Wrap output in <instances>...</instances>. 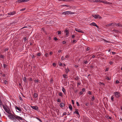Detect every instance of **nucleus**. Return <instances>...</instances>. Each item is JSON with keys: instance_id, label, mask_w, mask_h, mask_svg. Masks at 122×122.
I'll use <instances>...</instances> for the list:
<instances>
[{"instance_id": "obj_25", "label": "nucleus", "mask_w": 122, "mask_h": 122, "mask_svg": "<svg viewBox=\"0 0 122 122\" xmlns=\"http://www.w3.org/2000/svg\"><path fill=\"white\" fill-rule=\"evenodd\" d=\"M36 118L38 120L40 121L41 122H42V121L39 118L36 117Z\"/></svg>"}, {"instance_id": "obj_46", "label": "nucleus", "mask_w": 122, "mask_h": 122, "mask_svg": "<svg viewBox=\"0 0 122 122\" xmlns=\"http://www.w3.org/2000/svg\"><path fill=\"white\" fill-rule=\"evenodd\" d=\"M19 98L20 100L21 101H23V99L21 98V97L20 96H19Z\"/></svg>"}, {"instance_id": "obj_51", "label": "nucleus", "mask_w": 122, "mask_h": 122, "mask_svg": "<svg viewBox=\"0 0 122 122\" xmlns=\"http://www.w3.org/2000/svg\"><path fill=\"white\" fill-rule=\"evenodd\" d=\"M41 55V53H37V56H40Z\"/></svg>"}, {"instance_id": "obj_38", "label": "nucleus", "mask_w": 122, "mask_h": 122, "mask_svg": "<svg viewBox=\"0 0 122 122\" xmlns=\"http://www.w3.org/2000/svg\"><path fill=\"white\" fill-rule=\"evenodd\" d=\"M109 68H106V70H105V71H108L109 70Z\"/></svg>"}, {"instance_id": "obj_48", "label": "nucleus", "mask_w": 122, "mask_h": 122, "mask_svg": "<svg viewBox=\"0 0 122 122\" xmlns=\"http://www.w3.org/2000/svg\"><path fill=\"white\" fill-rule=\"evenodd\" d=\"M34 81L36 82H37L39 81V80H35Z\"/></svg>"}, {"instance_id": "obj_8", "label": "nucleus", "mask_w": 122, "mask_h": 122, "mask_svg": "<svg viewBox=\"0 0 122 122\" xmlns=\"http://www.w3.org/2000/svg\"><path fill=\"white\" fill-rule=\"evenodd\" d=\"M74 12H72L71 11H66V15H69V14H75Z\"/></svg>"}, {"instance_id": "obj_16", "label": "nucleus", "mask_w": 122, "mask_h": 122, "mask_svg": "<svg viewBox=\"0 0 122 122\" xmlns=\"http://www.w3.org/2000/svg\"><path fill=\"white\" fill-rule=\"evenodd\" d=\"M69 107L70 110L72 111V107L71 105L70 104L69 105Z\"/></svg>"}, {"instance_id": "obj_5", "label": "nucleus", "mask_w": 122, "mask_h": 122, "mask_svg": "<svg viewBox=\"0 0 122 122\" xmlns=\"http://www.w3.org/2000/svg\"><path fill=\"white\" fill-rule=\"evenodd\" d=\"M90 25L92 26H93L96 27L98 28H99V26L97 25V24L94 22H93L91 24H90Z\"/></svg>"}, {"instance_id": "obj_18", "label": "nucleus", "mask_w": 122, "mask_h": 122, "mask_svg": "<svg viewBox=\"0 0 122 122\" xmlns=\"http://www.w3.org/2000/svg\"><path fill=\"white\" fill-rule=\"evenodd\" d=\"M23 80L25 82H27V80L26 79V78L25 77H24L23 78Z\"/></svg>"}, {"instance_id": "obj_63", "label": "nucleus", "mask_w": 122, "mask_h": 122, "mask_svg": "<svg viewBox=\"0 0 122 122\" xmlns=\"http://www.w3.org/2000/svg\"><path fill=\"white\" fill-rule=\"evenodd\" d=\"M107 79L108 80H110V78H109L108 77H107Z\"/></svg>"}, {"instance_id": "obj_64", "label": "nucleus", "mask_w": 122, "mask_h": 122, "mask_svg": "<svg viewBox=\"0 0 122 122\" xmlns=\"http://www.w3.org/2000/svg\"><path fill=\"white\" fill-rule=\"evenodd\" d=\"M32 79L31 78H30L29 79V80L30 81H32Z\"/></svg>"}, {"instance_id": "obj_19", "label": "nucleus", "mask_w": 122, "mask_h": 122, "mask_svg": "<svg viewBox=\"0 0 122 122\" xmlns=\"http://www.w3.org/2000/svg\"><path fill=\"white\" fill-rule=\"evenodd\" d=\"M34 97H38V94L36 93H35L34 95Z\"/></svg>"}, {"instance_id": "obj_55", "label": "nucleus", "mask_w": 122, "mask_h": 122, "mask_svg": "<svg viewBox=\"0 0 122 122\" xmlns=\"http://www.w3.org/2000/svg\"><path fill=\"white\" fill-rule=\"evenodd\" d=\"M85 89L84 88H83L82 89V92H84L85 91Z\"/></svg>"}, {"instance_id": "obj_58", "label": "nucleus", "mask_w": 122, "mask_h": 122, "mask_svg": "<svg viewBox=\"0 0 122 122\" xmlns=\"http://www.w3.org/2000/svg\"><path fill=\"white\" fill-rule=\"evenodd\" d=\"M8 49L7 48H5V49L4 50V51H8Z\"/></svg>"}, {"instance_id": "obj_44", "label": "nucleus", "mask_w": 122, "mask_h": 122, "mask_svg": "<svg viewBox=\"0 0 122 122\" xmlns=\"http://www.w3.org/2000/svg\"><path fill=\"white\" fill-rule=\"evenodd\" d=\"M25 9H26L25 8H23V9H20V11H23L25 10Z\"/></svg>"}, {"instance_id": "obj_45", "label": "nucleus", "mask_w": 122, "mask_h": 122, "mask_svg": "<svg viewBox=\"0 0 122 122\" xmlns=\"http://www.w3.org/2000/svg\"><path fill=\"white\" fill-rule=\"evenodd\" d=\"M94 99H95L94 97V96H93L92 98V101H93V100H94Z\"/></svg>"}, {"instance_id": "obj_56", "label": "nucleus", "mask_w": 122, "mask_h": 122, "mask_svg": "<svg viewBox=\"0 0 122 122\" xmlns=\"http://www.w3.org/2000/svg\"><path fill=\"white\" fill-rule=\"evenodd\" d=\"M100 83L101 84L100 85H105L104 84V83H101V82H100Z\"/></svg>"}, {"instance_id": "obj_34", "label": "nucleus", "mask_w": 122, "mask_h": 122, "mask_svg": "<svg viewBox=\"0 0 122 122\" xmlns=\"http://www.w3.org/2000/svg\"><path fill=\"white\" fill-rule=\"evenodd\" d=\"M77 41H76V40H74L72 41V43H75Z\"/></svg>"}, {"instance_id": "obj_28", "label": "nucleus", "mask_w": 122, "mask_h": 122, "mask_svg": "<svg viewBox=\"0 0 122 122\" xmlns=\"http://www.w3.org/2000/svg\"><path fill=\"white\" fill-rule=\"evenodd\" d=\"M113 99H114L113 96L111 97V99L112 101H114V100Z\"/></svg>"}, {"instance_id": "obj_35", "label": "nucleus", "mask_w": 122, "mask_h": 122, "mask_svg": "<svg viewBox=\"0 0 122 122\" xmlns=\"http://www.w3.org/2000/svg\"><path fill=\"white\" fill-rule=\"evenodd\" d=\"M66 11L62 13L61 15H66Z\"/></svg>"}, {"instance_id": "obj_9", "label": "nucleus", "mask_w": 122, "mask_h": 122, "mask_svg": "<svg viewBox=\"0 0 122 122\" xmlns=\"http://www.w3.org/2000/svg\"><path fill=\"white\" fill-rule=\"evenodd\" d=\"M75 110H76L74 112V113H76L79 116V117H80V115L79 114V113L78 111V110L77 109H75Z\"/></svg>"}, {"instance_id": "obj_15", "label": "nucleus", "mask_w": 122, "mask_h": 122, "mask_svg": "<svg viewBox=\"0 0 122 122\" xmlns=\"http://www.w3.org/2000/svg\"><path fill=\"white\" fill-rule=\"evenodd\" d=\"M108 119H111L112 118V117L109 116L107 115L105 116Z\"/></svg>"}, {"instance_id": "obj_61", "label": "nucleus", "mask_w": 122, "mask_h": 122, "mask_svg": "<svg viewBox=\"0 0 122 122\" xmlns=\"http://www.w3.org/2000/svg\"><path fill=\"white\" fill-rule=\"evenodd\" d=\"M71 101H72V104L73 105H74V101L73 100H71Z\"/></svg>"}, {"instance_id": "obj_42", "label": "nucleus", "mask_w": 122, "mask_h": 122, "mask_svg": "<svg viewBox=\"0 0 122 122\" xmlns=\"http://www.w3.org/2000/svg\"><path fill=\"white\" fill-rule=\"evenodd\" d=\"M29 0H22L23 2H27L29 1Z\"/></svg>"}, {"instance_id": "obj_26", "label": "nucleus", "mask_w": 122, "mask_h": 122, "mask_svg": "<svg viewBox=\"0 0 122 122\" xmlns=\"http://www.w3.org/2000/svg\"><path fill=\"white\" fill-rule=\"evenodd\" d=\"M18 120H22V118L19 116L18 119Z\"/></svg>"}, {"instance_id": "obj_33", "label": "nucleus", "mask_w": 122, "mask_h": 122, "mask_svg": "<svg viewBox=\"0 0 122 122\" xmlns=\"http://www.w3.org/2000/svg\"><path fill=\"white\" fill-rule=\"evenodd\" d=\"M57 101L58 102H61L60 99H58L57 100Z\"/></svg>"}, {"instance_id": "obj_11", "label": "nucleus", "mask_w": 122, "mask_h": 122, "mask_svg": "<svg viewBox=\"0 0 122 122\" xmlns=\"http://www.w3.org/2000/svg\"><path fill=\"white\" fill-rule=\"evenodd\" d=\"M115 25V24L114 23H112L111 24L109 23V24H107L106 25V26H110L112 25Z\"/></svg>"}, {"instance_id": "obj_27", "label": "nucleus", "mask_w": 122, "mask_h": 122, "mask_svg": "<svg viewBox=\"0 0 122 122\" xmlns=\"http://www.w3.org/2000/svg\"><path fill=\"white\" fill-rule=\"evenodd\" d=\"M4 57L5 56L4 55H1L0 56V57L2 58H4Z\"/></svg>"}, {"instance_id": "obj_41", "label": "nucleus", "mask_w": 122, "mask_h": 122, "mask_svg": "<svg viewBox=\"0 0 122 122\" xmlns=\"http://www.w3.org/2000/svg\"><path fill=\"white\" fill-rule=\"evenodd\" d=\"M59 95L60 96H61V97H62V93L61 92H60L59 93Z\"/></svg>"}, {"instance_id": "obj_17", "label": "nucleus", "mask_w": 122, "mask_h": 122, "mask_svg": "<svg viewBox=\"0 0 122 122\" xmlns=\"http://www.w3.org/2000/svg\"><path fill=\"white\" fill-rule=\"evenodd\" d=\"M64 105V104L63 103H61L60 104V106L61 107H63Z\"/></svg>"}, {"instance_id": "obj_59", "label": "nucleus", "mask_w": 122, "mask_h": 122, "mask_svg": "<svg viewBox=\"0 0 122 122\" xmlns=\"http://www.w3.org/2000/svg\"><path fill=\"white\" fill-rule=\"evenodd\" d=\"M69 57V55H67L65 56V57L66 58H68Z\"/></svg>"}, {"instance_id": "obj_23", "label": "nucleus", "mask_w": 122, "mask_h": 122, "mask_svg": "<svg viewBox=\"0 0 122 122\" xmlns=\"http://www.w3.org/2000/svg\"><path fill=\"white\" fill-rule=\"evenodd\" d=\"M13 117L16 119H18L19 116H18L16 115H14Z\"/></svg>"}, {"instance_id": "obj_37", "label": "nucleus", "mask_w": 122, "mask_h": 122, "mask_svg": "<svg viewBox=\"0 0 122 122\" xmlns=\"http://www.w3.org/2000/svg\"><path fill=\"white\" fill-rule=\"evenodd\" d=\"M83 94V92L82 91L80 92L79 93V95H81Z\"/></svg>"}, {"instance_id": "obj_10", "label": "nucleus", "mask_w": 122, "mask_h": 122, "mask_svg": "<svg viewBox=\"0 0 122 122\" xmlns=\"http://www.w3.org/2000/svg\"><path fill=\"white\" fill-rule=\"evenodd\" d=\"M75 30L77 32H81L82 33H83L84 32L83 31H82L81 30L75 28Z\"/></svg>"}, {"instance_id": "obj_52", "label": "nucleus", "mask_w": 122, "mask_h": 122, "mask_svg": "<svg viewBox=\"0 0 122 122\" xmlns=\"http://www.w3.org/2000/svg\"><path fill=\"white\" fill-rule=\"evenodd\" d=\"M81 84V82H78L77 83V86H78L79 85H80Z\"/></svg>"}, {"instance_id": "obj_6", "label": "nucleus", "mask_w": 122, "mask_h": 122, "mask_svg": "<svg viewBox=\"0 0 122 122\" xmlns=\"http://www.w3.org/2000/svg\"><path fill=\"white\" fill-rule=\"evenodd\" d=\"M31 107L33 109H34L36 110H37L38 109V107L36 106H31Z\"/></svg>"}, {"instance_id": "obj_14", "label": "nucleus", "mask_w": 122, "mask_h": 122, "mask_svg": "<svg viewBox=\"0 0 122 122\" xmlns=\"http://www.w3.org/2000/svg\"><path fill=\"white\" fill-rule=\"evenodd\" d=\"M115 25L116 26H119V27H120V26L122 27V25H121V24H120L119 23H117V24L115 23Z\"/></svg>"}, {"instance_id": "obj_12", "label": "nucleus", "mask_w": 122, "mask_h": 122, "mask_svg": "<svg viewBox=\"0 0 122 122\" xmlns=\"http://www.w3.org/2000/svg\"><path fill=\"white\" fill-rule=\"evenodd\" d=\"M15 108L19 111L20 112H21V110L20 108L18 107L17 106H16L15 107Z\"/></svg>"}, {"instance_id": "obj_40", "label": "nucleus", "mask_w": 122, "mask_h": 122, "mask_svg": "<svg viewBox=\"0 0 122 122\" xmlns=\"http://www.w3.org/2000/svg\"><path fill=\"white\" fill-rule=\"evenodd\" d=\"M58 35H60L61 34V31H58Z\"/></svg>"}, {"instance_id": "obj_1", "label": "nucleus", "mask_w": 122, "mask_h": 122, "mask_svg": "<svg viewBox=\"0 0 122 122\" xmlns=\"http://www.w3.org/2000/svg\"><path fill=\"white\" fill-rule=\"evenodd\" d=\"M2 107L5 111L7 113L9 114H11V113L10 112V111L9 110L7 109V107L4 105H2Z\"/></svg>"}, {"instance_id": "obj_30", "label": "nucleus", "mask_w": 122, "mask_h": 122, "mask_svg": "<svg viewBox=\"0 0 122 122\" xmlns=\"http://www.w3.org/2000/svg\"><path fill=\"white\" fill-rule=\"evenodd\" d=\"M99 1L100 2H102L104 3H106V2H105V1H103L99 0Z\"/></svg>"}, {"instance_id": "obj_62", "label": "nucleus", "mask_w": 122, "mask_h": 122, "mask_svg": "<svg viewBox=\"0 0 122 122\" xmlns=\"http://www.w3.org/2000/svg\"><path fill=\"white\" fill-rule=\"evenodd\" d=\"M84 63L85 64H87L88 63V61H84Z\"/></svg>"}, {"instance_id": "obj_39", "label": "nucleus", "mask_w": 122, "mask_h": 122, "mask_svg": "<svg viewBox=\"0 0 122 122\" xmlns=\"http://www.w3.org/2000/svg\"><path fill=\"white\" fill-rule=\"evenodd\" d=\"M4 83H5V84H7L8 83V82L6 80H5L4 81Z\"/></svg>"}, {"instance_id": "obj_29", "label": "nucleus", "mask_w": 122, "mask_h": 122, "mask_svg": "<svg viewBox=\"0 0 122 122\" xmlns=\"http://www.w3.org/2000/svg\"><path fill=\"white\" fill-rule=\"evenodd\" d=\"M62 90L63 92H64V93L65 91V89L64 87H63L62 88Z\"/></svg>"}, {"instance_id": "obj_22", "label": "nucleus", "mask_w": 122, "mask_h": 122, "mask_svg": "<svg viewBox=\"0 0 122 122\" xmlns=\"http://www.w3.org/2000/svg\"><path fill=\"white\" fill-rule=\"evenodd\" d=\"M13 117L16 119H18L19 116H18L16 115H14Z\"/></svg>"}, {"instance_id": "obj_2", "label": "nucleus", "mask_w": 122, "mask_h": 122, "mask_svg": "<svg viewBox=\"0 0 122 122\" xmlns=\"http://www.w3.org/2000/svg\"><path fill=\"white\" fill-rule=\"evenodd\" d=\"M93 16L96 19L98 18L99 19H100L102 18V17L100 15L98 14L94 15V16Z\"/></svg>"}, {"instance_id": "obj_47", "label": "nucleus", "mask_w": 122, "mask_h": 122, "mask_svg": "<svg viewBox=\"0 0 122 122\" xmlns=\"http://www.w3.org/2000/svg\"><path fill=\"white\" fill-rule=\"evenodd\" d=\"M54 40L56 41L57 40H58V39L56 37H55L54 38Z\"/></svg>"}, {"instance_id": "obj_31", "label": "nucleus", "mask_w": 122, "mask_h": 122, "mask_svg": "<svg viewBox=\"0 0 122 122\" xmlns=\"http://www.w3.org/2000/svg\"><path fill=\"white\" fill-rule=\"evenodd\" d=\"M67 76V75L66 74H64L63 75V76L65 78H66V76ZM67 77H66V78H67Z\"/></svg>"}, {"instance_id": "obj_20", "label": "nucleus", "mask_w": 122, "mask_h": 122, "mask_svg": "<svg viewBox=\"0 0 122 122\" xmlns=\"http://www.w3.org/2000/svg\"><path fill=\"white\" fill-rule=\"evenodd\" d=\"M79 79V77L78 76H76V77L75 78V79L77 81Z\"/></svg>"}, {"instance_id": "obj_24", "label": "nucleus", "mask_w": 122, "mask_h": 122, "mask_svg": "<svg viewBox=\"0 0 122 122\" xmlns=\"http://www.w3.org/2000/svg\"><path fill=\"white\" fill-rule=\"evenodd\" d=\"M67 69H65V72H66L67 73L69 72V70L68 68H67Z\"/></svg>"}, {"instance_id": "obj_57", "label": "nucleus", "mask_w": 122, "mask_h": 122, "mask_svg": "<svg viewBox=\"0 0 122 122\" xmlns=\"http://www.w3.org/2000/svg\"><path fill=\"white\" fill-rule=\"evenodd\" d=\"M53 66H56V63H53Z\"/></svg>"}, {"instance_id": "obj_43", "label": "nucleus", "mask_w": 122, "mask_h": 122, "mask_svg": "<svg viewBox=\"0 0 122 122\" xmlns=\"http://www.w3.org/2000/svg\"><path fill=\"white\" fill-rule=\"evenodd\" d=\"M76 104H77V106H80V105L78 103V102H76Z\"/></svg>"}, {"instance_id": "obj_4", "label": "nucleus", "mask_w": 122, "mask_h": 122, "mask_svg": "<svg viewBox=\"0 0 122 122\" xmlns=\"http://www.w3.org/2000/svg\"><path fill=\"white\" fill-rule=\"evenodd\" d=\"M114 94L116 95V97H119L120 96V94L119 92H114Z\"/></svg>"}, {"instance_id": "obj_7", "label": "nucleus", "mask_w": 122, "mask_h": 122, "mask_svg": "<svg viewBox=\"0 0 122 122\" xmlns=\"http://www.w3.org/2000/svg\"><path fill=\"white\" fill-rule=\"evenodd\" d=\"M14 115L12 114H11L10 115H9L8 117L10 118L13 120H14V117H13Z\"/></svg>"}, {"instance_id": "obj_49", "label": "nucleus", "mask_w": 122, "mask_h": 122, "mask_svg": "<svg viewBox=\"0 0 122 122\" xmlns=\"http://www.w3.org/2000/svg\"><path fill=\"white\" fill-rule=\"evenodd\" d=\"M119 81L118 80H117L116 81V83H117V84H118V83H119Z\"/></svg>"}, {"instance_id": "obj_50", "label": "nucleus", "mask_w": 122, "mask_h": 122, "mask_svg": "<svg viewBox=\"0 0 122 122\" xmlns=\"http://www.w3.org/2000/svg\"><path fill=\"white\" fill-rule=\"evenodd\" d=\"M59 65L61 66L62 65V63L61 62H60V63H59Z\"/></svg>"}, {"instance_id": "obj_53", "label": "nucleus", "mask_w": 122, "mask_h": 122, "mask_svg": "<svg viewBox=\"0 0 122 122\" xmlns=\"http://www.w3.org/2000/svg\"><path fill=\"white\" fill-rule=\"evenodd\" d=\"M88 94H89V95H91L92 94V93L91 92H90L89 91L88 92Z\"/></svg>"}, {"instance_id": "obj_21", "label": "nucleus", "mask_w": 122, "mask_h": 122, "mask_svg": "<svg viewBox=\"0 0 122 122\" xmlns=\"http://www.w3.org/2000/svg\"><path fill=\"white\" fill-rule=\"evenodd\" d=\"M16 2H18L19 3H20L21 2H22L23 1H22V0H18L17 1H16Z\"/></svg>"}, {"instance_id": "obj_60", "label": "nucleus", "mask_w": 122, "mask_h": 122, "mask_svg": "<svg viewBox=\"0 0 122 122\" xmlns=\"http://www.w3.org/2000/svg\"><path fill=\"white\" fill-rule=\"evenodd\" d=\"M103 40L104 41L106 42V43H107L109 42L108 41H107L105 39H103Z\"/></svg>"}, {"instance_id": "obj_32", "label": "nucleus", "mask_w": 122, "mask_h": 122, "mask_svg": "<svg viewBox=\"0 0 122 122\" xmlns=\"http://www.w3.org/2000/svg\"><path fill=\"white\" fill-rule=\"evenodd\" d=\"M61 59L62 60H64L65 59V58H64L63 56H62L61 58Z\"/></svg>"}, {"instance_id": "obj_3", "label": "nucleus", "mask_w": 122, "mask_h": 122, "mask_svg": "<svg viewBox=\"0 0 122 122\" xmlns=\"http://www.w3.org/2000/svg\"><path fill=\"white\" fill-rule=\"evenodd\" d=\"M16 13V12L15 11H14L12 12H10L9 13H7V14L8 15H13L15 14Z\"/></svg>"}, {"instance_id": "obj_36", "label": "nucleus", "mask_w": 122, "mask_h": 122, "mask_svg": "<svg viewBox=\"0 0 122 122\" xmlns=\"http://www.w3.org/2000/svg\"><path fill=\"white\" fill-rule=\"evenodd\" d=\"M7 66V65L5 64H3V66L4 68H5Z\"/></svg>"}, {"instance_id": "obj_13", "label": "nucleus", "mask_w": 122, "mask_h": 122, "mask_svg": "<svg viewBox=\"0 0 122 122\" xmlns=\"http://www.w3.org/2000/svg\"><path fill=\"white\" fill-rule=\"evenodd\" d=\"M65 32H66V35H67L69 34V32L67 30H66L65 31Z\"/></svg>"}, {"instance_id": "obj_54", "label": "nucleus", "mask_w": 122, "mask_h": 122, "mask_svg": "<svg viewBox=\"0 0 122 122\" xmlns=\"http://www.w3.org/2000/svg\"><path fill=\"white\" fill-rule=\"evenodd\" d=\"M89 49H90V48H89V47H87V48H86V51H88V50H89Z\"/></svg>"}]
</instances>
